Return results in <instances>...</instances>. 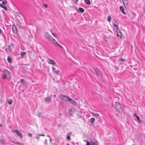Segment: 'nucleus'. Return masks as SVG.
<instances>
[{
    "label": "nucleus",
    "mask_w": 145,
    "mask_h": 145,
    "mask_svg": "<svg viewBox=\"0 0 145 145\" xmlns=\"http://www.w3.org/2000/svg\"><path fill=\"white\" fill-rule=\"evenodd\" d=\"M78 118H82V117L81 116L79 115H78Z\"/></svg>",
    "instance_id": "nucleus-43"
},
{
    "label": "nucleus",
    "mask_w": 145,
    "mask_h": 145,
    "mask_svg": "<svg viewBox=\"0 0 145 145\" xmlns=\"http://www.w3.org/2000/svg\"><path fill=\"white\" fill-rule=\"evenodd\" d=\"M87 140H84V141H85V142H87Z\"/></svg>",
    "instance_id": "nucleus-52"
},
{
    "label": "nucleus",
    "mask_w": 145,
    "mask_h": 145,
    "mask_svg": "<svg viewBox=\"0 0 145 145\" xmlns=\"http://www.w3.org/2000/svg\"><path fill=\"white\" fill-rule=\"evenodd\" d=\"M12 30L14 33H15L16 32V27L14 25H13L12 26Z\"/></svg>",
    "instance_id": "nucleus-15"
},
{
    "label": "nucleus",
    "mask_w": 145,
    "mask_h": 145,
    "mask_svg": "<svg viewBox=\"0 0 145 145\" xmlns=\"http://www.w3.org/2000/svg\"><path fill=\"white\" fill-rule=\"evenodd\" d=\"M68 101L70 103L72 104H74L76 103V101L72 99L70 97L68 100Z\"/></svg>",
    "instance_id": "nucleus-9"
},
{
    "label": "nucleus",
    "mask_w": 145,
    "mask_h": 145,
    "mask_svg": "<svg viewBox=\"0 0 145 145\" xmlns=\"http://www.w3.org/2000/svg\"><path fill=\"white\" fill-rule=\"evenodd\" d=\"M95 121V119L94 118H92L90 119V122L92 123H93Z\"/></svg>",
    "instance_id": "nucleus-26"
},
{
    "label": "nucleus",
    "mask_w": 145,
    "mask_h": 145,
    "mask_svg": "<svg viewBox=\"0 0 145 145\" xmlns=\"http://www.w3.org/2000/svg\"><path fill=\"white\" fill-rule=\"evenodd\" d=\"M17 15L19 18H21L23 17V15L19 12H17Z\"/></svg>",
    "instance_id": "nucleus-17"
},
{
    "label": "nucleus",
    "mask_w": 145,
    "mask_h": 145,
    "mask_svg": "<svg viewBox=\"0 0 145 145\" xmlns=\"http://www.w3.org/2000/svg\"><path fill=\"white\" fill-rule=\"evenodd\" d=\"M112 24L114 27H115L116 29H118V26L115 24V21L114 20H113L112 22Z\"/></svg>",
    "instance_id": "nucleus-7"
},
{
    "label": "nucleus",
    "mask_w": 145,
    "mask_h": 145,
    "mask_svg": "<svg viewBox=\"0 0 145 145\" xmlns=\"http://www.w3.org/2000/svg\"><path fill=\"white\" fill-rule=\"evenodd\" d=\"M3 6V5L2 4V3H0V7H1L2 8V7H3V6Z\"/></svg>",
    "instance_id": "nucleus-40"
},
{
    "label": "nucleus",
    "mask_w": 145,
    "mask_h": 145,
    "mask_svg": "<svg viewBox=\"0 0 145 145\" xmlns=\"http://www.w3.org/2000/svg\"><path fill=\"white\" fill-rule=\"evenodd\" d=\"M44 36L48 40L52 43L54 45H55L56 44L59 46L61 48H63L62 46L59 44L57 41L48 33V32L45 33H44Z\"/></svg>",
    "instance_id": "nucleus-1"
},
{
    "label": "nucleus",
    "mask_w": 145,
    "mask_h": 145,
    "mask_svg": "<svg viewBox=\"0 0 145 145\" xmlns=\"http://www.w3.org/2000/svg\"><path fill=\"white\" fill-rule=\"evenodd\" d=\"M28 135L29 137H32V134L31 133H28Z\"/></svg>",
    "instance_id": "nucleus-38"
},
{
    "label": "nucleus",
    "mask_w": 145,
    "mask_h": 145,
    "mask_svg": "<svg viewBox=\"0 0 145 145\" xmlns=\"http://www.w3.org/2000/svg\"><path fill=\"white\" fill-rule=\"evenodd\" d=\"M35 138L37 139V140H38L39 139V137H35Z\"/></svg>",
    "instance_id": "nucleus-45"
},
{
    "label": "nucleus",
    "mask_w": 145,
    "mask_h": 145,
    "mask_svg": "<svg viewBox=\"0 0 145 145\" xmlns=\"http://www.w3.org/2000/svg\"><path fill=\"white\" fill-rule=\"evenodd\" d=\"M111 17L110 16H108L107 17V20L108 21L111 20Z\"/></svg>",
    "instance_id": "nucleus-29"
},
{
    "label": "nucleus",
    "mask_w": 145,
    "mask_h": 145,
    "mask_svg": "<svg viewBox=\"0 0 145 145\" xmlns=\"http://www.w3.org/2000/svg\"><path fill=\"white\" fill-rule=\"evenodd\" d=\"M7 61L9 63H12V59L10 56H9L7 57Z\"/></svg>",
    "instance_id": "nucleus-13"
},
{
    "label": "nucleus",
    "mask_w": 145,
    "mask_h": 145,
    "mask_svg": "<svg viewBox=\"0 0 145 145\" xmlns=\"http://www.w3.org/2000/svg\"><path fill=\"white\" fill-rule=\"evenodd\" d=\"M84 1L85 3L88 5H90L91 4V2L89 0H85Z\"/></svg>",
    "instance_id": "nucleus-18"
},
{
    "label": "nucleus",
    "mask_w": 145,
    "mask_h": 145,
    "mask_svg": "<svg viewBox=\"0 0 145 145\" xmlns=\"http://www.w3.org/2000/svg\"><path fill=\"white\" fill-rule=\"evenodd\" d=\"M91 142H92L91 143V145H97L96 142L93 141L92 142V141H91Z\"/></svg>",
    "instance_id": "nucleus-31"
},
{
    "label": "nucleus",
    "mask_w": 145,
    "mask_h": 145,
    "mask_svg": "<svg viewBox=\"0 0 145 145\" xmlns=\"http://www.w3.org/2000/svg\"><path fill=\"white\" fill-rule=\"evenodd\" d=\"M50 141H51V139H50Z\"/></svg>",
    "instance_id": "nucleus-55"
},
{
    "label": "nucleus",
    "mask_w": 145,
    "mask_h": 145,
    "mask_svg": "<svg viewBox=\"0 0 145 145\" xmlns=\"http://www.w3.org/2000/svg\"><path fill=\"white\" fill-rule=\"evenodd\" d=\"M136 117L138 121H140L139 118L137 115H136Z\"/></svg>",
    "instance_id": "nucleus-33"
},
{
    "label": "nucleus",
    "mask_w": 145,
    "mask_h": 145,
    "mask_svg": "<svg viewBox=\"0 0 145 145\" xmlns=\"http://www.w3.org/2000/svg\"><path fill=\"white\" fill-rule=\"evenodd\" d=\"M1 33V30L0 29V35Z\"/></svg>",
    "instance_id": "nucleus-46"
},
{
    "label": "nucleus",
    "mask_w": 145,
    "mask_h": 145,
    "mask_svg": "<svg viewBox=\"0 0 145 145\" xmlns=\"http://www.w3.org/2000/svg\"><path fill=\"white\" fill-rule=\"evenodd\" d=\"M26 54V53L24 52H21L20 55L21 56H23Z\"/></svg>",
    "instance_id": "nucleus-24"
},
{
    "label": "nucleus",
    "mask_w": 145,
    "mask_h": 145,
    "mask_svg": "<svg viewBox=\"0 0 145 145\" xmlns=\"http://www.w3.org/2000/svg\"><path fill=\"white\" fill-rule=\"evenodd\" d=\"M6 71L7 72L6 73V74H7V76L10 77L11 76V75H10V72H9L7 70H6Z\"/></svg>",
    "instance_id": "nucleus-21"
},
{
    "label": "nucleus",
    "mask_w": 145,
    "mask_h": 145,
    "mask_svg": "<svg viewBox=\"0 0 145 145\" xmlns=\"http://www.w3.org/2000/svg\"><path fill=\"white\" fill-rule=\"evenodd\" d=\"M2 0H0V1H1Z\"/></svg>",
    "instance_id": "nucleus-57"
},
{
    "label": "nucleus",
    "mask_w": 145,
    "mask_h": 145,
    "mask_svg": "<svg viewBox=\"0 0 145 145\" xmlns=\"http://www.w3.org/2000/svg\"><path fill=\"white\" fill-rule=\"evenodd\" d=\"M2 8H4L6 10H7V8L5 6H4L2 7Z\"/></svg>",
    "instance_id": "nucleus-35"
},
{
    "label": "nucleus",
    "mask_w": 145,
    "mask_h": 145,
    "mask_svg": "<svg viewBox=\"0 0 145 145\" xmlns=\"http://www.w3.org/2000/svg\"><path fill=\"white\" fill-rule=\"evenodd\" d=\"M2 3L4 5H5L7 3V1L6 0H3Z\"/></svg>",
    "instance_id": "nucleus-27"
},
{
    "label": "nucleus",
    "mask_w": 145,
    "mask_h": 145,
    "mask_svg": "<svg viewBox=\"0 0 145 145\" xmlns=\"http://www.w3.org/2000/svg\"><path fill=\"white\" fill-rule=\"evenodd\" d=\"M59 97L61 98L63 101H68L69 97H67L66 95L61 94L60 95Z\"/></svg>",
    "instance_id": "nucleus-2"
},
{
    "label": "nucleus",
    "mask_w": 145,
    "mask_h": 145,
    "mask_svg": "<svg viewBox=\"0 0 145 145\" xmlns=\"http://www.w3.org/2000/svg\"><path fill=\"white\" fill-rule=\"evenodd\" d=\"M39 136H45V135L43 134H40V135H39Z\"/></svg>",
    "instance_id": "nucleus-44"
},
{
    "label": "nucleus",
    "mask_w": 145,
    "mask_h": 145,
    "mask_svg": "<svg viewBox=\"0 0 145 145\" xmlns=\"http://www.w3.org/2000/svg\"><path fill=\"white\" fill-rule=\"evenodd\" d=\"M56 96V95L54 94V97H55Z\"/></svg>",
    "instance_id": "nucleus-47"
},
{
    "label": "nucleus",
    "mask_w": 145,
    "mask_h": 145,
    "mask_svg": "<svg viewBox=\"0 0 145 145\" xmlns=\"http://www.w3.org/2000/svg\"><path fill=\"white\" fill-rule=\"evenodd\" d=\"M117 34L118 37H120V38L121 37L122 34L120 30H118L117 31Z\"/></svg>",
    "instance_id": "nucleus-8"
},
{
    "label": "nucleus",
    "mask_w": 145,
    "mask_h": 145,
    "mask_svg": "<svg viewBox=\"0 0 145 145\" xmlns=\"http://www.w3.org/2000/svg\"><path fill=\"white\" fill-rule=\"evenodd\" d=\"M43 5L45 8H46L48 7V5L46 4H43Z\"/></svg>",
    "instance_id": "nucleus-37"
},
{
    "label": "nucleus",
    "mask_w": 145,
    "mask_h": 145,
    "mask_svg": "<svg viewBox=\"0 0 145 145\" xmlns=\"http://www.w3.org/2000/svg\"><path fill=\"white\" fill-rule=\"evenodd\" d=\"M12 142L16 144H20V142H19L18 141L16 142H14L13 141H12Z\"/></svg>",
    "instance_id": "nucleus-30"
},
{
    "label": "nucleus",
    "mask_w": 145,
    "mask_h": 145,
    "mask_svg": "<svg viewBox=\"0 0 145 145\" xmlns=\"http://www.w3.org/2000/svg\"><path fill=\"white\" fill-rule=\"evenodd\" d=\"M12 132L15 133H16L17 134V135L20 138H22L23 137V135L22 133L18 131L17 129H15V130H12Z\"/></svg>",
    "instance_id": "nucleus-3"
},
{
    "label": "nucleus",
    "mask_w": 145,
    "mask_h": 145,
    "mask_svg": "<svg viewBox=\"0 0 145 145\" xmlns=\"http://www.w3.org/2000/svg\"><path fill=\"white\" fill-rule=\"evenodd\" d=\"M2 124H0V127H2Z\"/></svg>",
    "instance_id": "nucleus-48"
},
{
    "label": "nucleus",
    "mask_w": 145,
    "mask_h": 145,
    "mask_svg": "<svg viewBox=\"0 0 145 145\" xmlns=\"http://www.w3.org/2000/svg\"><path fill=\"white\" fill-rule=\"evenodd\" d=\"M67 145H69V143L67 144Z\"/></svg>",
    "instance_id": "nucleus-54"
},
{
    "label": "nucleus",
    "mask_w": 145,
    "mask_h": 145,
    "mask_svg": "<svg viewBox=\"0 0 145 145\" xmlns=\"http://www.w3.org/2000/svg\"><path fill=\"white\" fill-rule=\"evenodd\" d=\"M51 33L52 35L54 37L57 38L56 35L53 32H51Z\"/></svg>",
    "instance_id": "nucleus-36"
},
{
    "label": "nucleus",
    "mask_w": 145,
    "mask_h": 145,
    "mask_svg": "<svg viewBox=\"0 0 145 145\" xmlns=\"http://www.w3.org/2000/svg\"><path fill=\"white\" fill-rule=\"evenodd\" d=\"M52 69L53 71H55L56 69V68H54L53 67H52Z\"/></svg>",
    "instance_id": "nucleus-42"
},
{
    "label": "nucleus",
    "mask_w": 145,
    "mask_h": 145,
    "mask_svg": "<svg viewBox=\"0 0 145 145\" xmlns=\"http://www.w3.org/2000/svg\"><path fill=\"white\" fill-rule=\"evenodd\" d=\"M12 141H13L14 142H16L15 141L13 140H12Z\"/></svg>",
    "instance_id": "nucleus-53"
},
{
    "label": "nucleus",
    "mask_w": 145,
    "mask_h": 145,
    "mask_svg": "<svg viewBox=\"0 0 145 145\" xmlns=\"http://www.w3.org/2000/svg\"><path fill=\"white\" fill-rule=\"evenodd\" d=\"M120 9L121 11L122 12V13L124 14H125V10L124 9V8L122 6H121L120 7Z\"/></svg>",
    "instance_id": "nucleus-12"
},
{
    "label": "nucleus",
    "mask_w": 145,
    "mask_h": 145,
    "mask_svg": "<svg viewBox=\"0 0 145 145\" xmlns=\"http://www.w3.org/2000/svg\"><path fill=\"white\" fill-rule=\"evenodd\" d=\"M79 10L80 12L82 13L84 12V9L81 8H79Z\"/></svg>",
    "instance_id": "nucleus-22"
},
{
    "label": "nucleus",
    "mask_w": 145,
    "mask_h": 145,
    "mask_svg": "<svg viewBox=\"0 0 145 145\" xmlns=\"http://www.w3.org/2000/svg\"><path fill=\"white\" fill-rule=\"evenodd\" d=\"M74 3H76L78 0H73Z\"/></svg>",
    "instance_id": "nucleus-41"
},
{
    "label": "nucleus",
    "mask_w": 145,
    "mask_h": 145,
    "mask_svg": "<svg viewBox=\"0 0 145 145\" xmlns=\"http://www.w3.org/2000/svg\"><path fill=\"white\" fill-rule=\"evenodd\" d=\"M75 109L73 107H72L68 111V113L71 116L75 112Z\"/></svg>",
    "instance_id": "nucleus-5"
},
{
    "label": "nucleus",
    "mask_w": 145,
    "mask_h": 145,
    "mask_svg": "<svg viewBox=\"0 0 145 145\" xmlns=\"http://www.w3.org/2000/svg\"><path fill=\"white\" fill-rule=\"evenodd\" d=\"M21 144L22 145H24V144L23 143H22Z\"/></svg>",
    "instance_id": "nucleus-51"
},
{
    "label": "nucleus",
    "mask_w": 145,
    "mask_h": 145,
    "mask_svg": "<svg viewBox=\"0 0 145 145\" xmlns=\"http://www.w3.org/2000/svg\"><path fill=\"white\" fill-rule=\"evenodd\" d=\"M122 1L125 6V5H127L129 2L128 0H122Z\"/></svg>",
    "instance_id": "nucleus-16"
},
{
    "label": "nucleus",
    "mask_w": 145,
    "mask_h": 145,
    "mask_svg": "<svg viewBox=\"0 0 145 145\" xmlns=\"http://www.w3.org/2000/svg\"><path fill=\"white\" fill-rule=\"evenodd\" d=\"M134 115L135 116H136V115H137L136 114H135Z\"/></svg>",
    "instance_id": "nucleus-50"
},
{
    "label": "nucleus",
    "mask_w": 145,
    "mask_h": 145,
    "mask_svg": "<svg viewBox=\"0 0 145 145\" xmlns=\"http://www.w3.org/2000/svg\"><path fill=\"white\" fill-rule=\"evenodd\" d=\"M14 48V46L12 44H8V49L10 52H12V49Z\"/></svg>",
    "instance_id": "nucleus-6"
},
{
    "label": "nucleus",
    "mask_w": 145,
    "mask_h": 145,
    "mask_svg": "<svg viewBox=\"0 0 145 145\" xmlns=\"http://www.w3.org/2000/svg\"><path fill=\"white\" fill-rule=\"evenodd\" d=\"M119 59H120V61H122V62H124V61H125V60H124V59L123 58H120Z\"/></svg>",
    "instance_id": "nucleus-34"
},
{
    "label": "nucleus",
    "mask_w": 145,
    "mask_h": 145,
    "mask_svg": "<svg viewBox=\"0 0 145 145\" xmlns=\"http://www.w3.org/2000/svg\"><path fill=\"white\" fill-rule=\"evenodd\" d=\"M71 134V133H68L67 134V138L68 139V141H69L70 140V137Z\"/></svg>",
    "instance_id": "nucleus-14"
},
{
    "label": "nucleus",
    "mask_w": 145,
    "mask_h": 145,
    "mask_svg": "<svg viewBox=\"0 0 145 145\" xmlns=\"http://www.w3.org/2000/svg\"><path fill=\"white\" fill-rule=\"evenodd\" d=\"M93 114H94L95 116H96V117H98L100 115V114H98L96 112L93 113Z\"/></svg>",
    "instance_id": "nucleus-28"
},
{
    "label": "nucleus",
    "mask_w": 145,
    "mask_h": 145,
    "mask_svg": "<svg viewBox=\"0 0 145 145\" xmlns=\"http://www.w3.org/2000/svg\"><path fill=\"white\" fill-rule=\"evenodd\" d=\"M48 136L49 137V135H48Z\"/></svg>",
    "instance_id": "nucleus-56"
},
{
    "label": "nucleus",
    "mask_w": 145,
    "mask_h": 145,
    "mask_svg": "<svg viewBox=\"0 0 145 145\" xmlns=\"http://www.w3.org/2000/svg\"><path fill=\"white\" fill-rule=\"evenodd\" d=\"M21 81L22 83L23 84H25V80L24 79H22L21 80Z\"/></svg>",
    "instance_id": "nucleus-32"
},
{
    "label": "nucleus",
    "mask_w": 145,
    "mask_h": 145,
    "mask_svg": "<svg viewBox=\"0 0 145 145\" xmlns=\"http://www.w3.org/2000/svg\"><path fill=\"white\" fill-rule=\"evenodd\" d=\"M0 142L3 144H5V141L4 139L3 138L1 139Z\"/></svg>",
    "instance_id": "nucleus-25"
},
{
    "label": "nucleus",
    "mask_w": 145,
    "mask_h": 145,
    "mask_svg": "<svg viewBox=\"0 0 145 145\" xmlns=\"http://www.w3.org/2000/svg\"><path fill=\"white\" fill-rule=\"evenodd\" d=\"M48 62L49 64L52 65H54L56 64V63L54 61L50 59H49V61H48Z\"/></svg>",
    "instance_id": "nucleus-11"
},
{
    "label": "nucleus",
    "mask_w": 145,
    "mask_h": 145,
    "mask_svg": "<svg viewBox=\"0 0 145 145\" xmlns=\"http://www.w3.org/2000/svg\"><path fill=\"white\" fill-rule=\"evenodd\" d=\"M59 71L58 70H57L56 71V73L57 74H59Z\"/></svg>",
    "instance_id": "nucleus-39"
},
{
    "label": "nucleus",
    "mask_w": 145,
    "mask_h": 145,
    "mask_svg": "<svg viewBox=\"0 0 145 145\" xmlns=\"http://www.w3.org/2000/svg\"><path fill=\"white\" fill-rule=\"evenodd\" d=\"M59 116H61L62 114H59Z\"/></svg>",
    "instance_id": "nucleus-49"
},
{
    "label": "nucleus",
    "mask_w": 145,
    "mask_h": 145,
    "mask_svg": "<svg viewBox=\"0 0 145 145\" xmlns=\"http://www.w3.org/2000/svg\"><path fill=\"white\" fill-rule=\"evenodd\" d=\"M51 101V100L50 97H47L45 98V101L46 103H49Z\"/></svg>",
    "instance_id": "nucleus-10"
},
{
    "label": "nucleus",
    "mask_w": 145,
    "mask_h": 145,
    "mask_svg": "<svg viewBox=\"0 0 145 145\" xmlns=\"http://www.w3.org/2000/svg\"><path fill=\"white\" fill-rule=\"evenodd\" d=\"M12 102L13 101L11 99H9L8 101V103L9 105H11L12 103Z\"/></svg>",
    "instance_id": "nucleus-23"
},
{
    "label": "nucleus",
    "mask_w": 145,
    "mask_h": 145,
    "mask_svg": "<svg viewBox=\"0 0 145 145\" xmlns=\"http://www.w3.org/2000/svg\"><path fill=\"white\" fill-rule=\"evenodd\" d=\"M7 74H3L2 76V78L4 80L7 77Z\"/></svg>",
    "instance_id": "nucleus-20"
},
{
    "label": "nucleus",
    "mask_w": 145,
    "mask_h": 145,
    "mask_svg": "<svg viewBox=\"0 0 145 145\" xmlns=\"http://www.w3.org/2000/svg\"><path fill=\"white\" fill-rule=\"evenodd\" d=\"M93 69H94V71H95V72H96V73L99 76V71H98V70L97 69V68H96V69L94 68Z\"/></svg>",
    "instance_id": "nucleus-19"
},
{
    "label": "nucleus",
    "mask_w": 145,
    "mask_h": 145,
    "mask_svg": "<svg viewBox=\"0 0 145 145\" xmlns=\"http://www.w3.org/2000/svg\"><path fill=\"white\" fill-rule=\"evenodd\" d=\"M116 109L118 111H120V110H121V106L120 104L117 102H116Z\"/></svg>",
    "instance_id": "nucleus-4"
}]
</instances>
